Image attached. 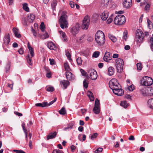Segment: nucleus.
<instances>
[{"label": "nucleus", "mask_w": 153, "mask_h": 153, "mask_svg": "<svg viewBox=\"0 0 153 153\" xmlns=\"http://www.w3.org/2000/svg\"><path fill=\"white\" fill-rule=\"evenodd\" d=\"M95 40L98 45H103L105 40L104 33L100 30L97 31L95 35Z\"/></svg>", "instance_id": "f257e3e1"}, {"label": "nucleus", "mask_w": 153, "mask_h": 153, "mask_svg": "<svg viewBox=\"0 0 153 153\" xmlns=\"http://www.w3.org/2000/svg\"><path fill=\"white\" fill-rule=\"evenodd\" d=\"M67 13L65 11H63L59 20L60 27L62 29L67 28L68 27V21Z\"/></svg>", "instance_id": "f03ea898"}, {"label": "nucleus", "mask_w": 153, "mask_h": 153, "mask_svg": "<svg viewBox=\"0 0 153 153\" xmlns=\"http://www.w3.org/2000/svg\"><path fill=\"white\" fill-rule=\"evenodd\" d=\"M126 21L125 16L122 15H120L115 17L114 20V23L116 25H121L124 23Z\"/></svg>", "instance_id": "7ed1b4c3"}, {"label": "nucleus", "mask_w": 153, "mask_h": 153, "mask_svg": "<svg viewBox=\"0 0 153 153\" xmlns=\"http://www.w3.org/2000/svg\"><path fill=\"white\" fill-rule=\"evenodd\" d=\"M153 80L149 76H145L141 80V83L143 86H149L152 84Z\"/></svg>", "instance_id": "20e7f679"}, {"label": "nucleus", "mask_w": 153, "mask_h": 153, "mask_svg": "<svg viewBox=\"0 0 153 153\" xmlns=\"http://www.w3.org/2000/svg\"><path fill=\"white\" fill-rule=\"evenodd\" d=\"M115 65L117 70V72L121 73L123 69L124 62L123 59L118 58L116 60Z\"/></svg>", "instance_id": "39448f33"}, {"label": "nucleus", "mask_w": 153, "mask_h": 153, "mask_svg": "<svg viewBox=\"0 0 153 153\" xmlns=\"http://www.w3.org/2000/svg\"><path fill=\"white\" fill-rule=\"evenodd\" d=\"M28 47L30 52L26 57L27 62L30 65H32L33 63L32 62V58L34 56V53L33 48L30 45H28Z\"/></svg>", "instance_id": "423d86ee"}, {"label": "nucleus", "mask_w": 153, "mask_h": 153, "mask_svg": "<svg viewBox=\"0 0 153 153\" xmlns=\"http://www.w3.org/2000/svg\"><path fill=\"white\" fill-rule=\"evenodd\" d=\"M109 86L112 90L118 87H121V86L117 82L115 79H111L109 82Z\"/></svg>", "instance_id": "0eeeda50"}, {"label": "nucleus", "mask_w": 153, "mask_h": 153, "mask_svg": "<svg viewBox=\"0 0 153 153\" xmlns=\"http://www.w3.org/2000/svg\"><path fill=\"white\" fill-rule=\"evenodd\" d=\"M93 111L96 114H98L100 111V106L99 101L97 99H95L94 107Z\"/></svg>", "instance_id": "6e6552de"}, {"label": "nucleus", "mask_w": 153, "mask_h": 153, "mask_svg": "<svg viewBox=\"0 0 153 153\" xmlns=\"http://www.w3.org/2000/svg\"><path fill=\"white\" fill-rule=\"evenodd\" d=\"M91 79L92 80H95L97 78V75L96 71L93 69H90L88 71Z\"/></svg>", "instance_id": "1a4fd4ad"}, {"label": "nucleus", "mask_w": 153, "mask_h": 153, "mask_svg": "<svg viewBox=\"0 0 153 153\" xmlns=\"http://www.w3.org/2000/svg\"><path fill=\"white\" fill-rule=\"evenodd\" d=\"M79 29V24L77 23L71 29V32L73 35L75 36L78 33Z\"/></svg>", "instance_id": "9d476101"}, {"label": "nucleus", "mask_w": 153, "mask_h": 153, "mask_svg": "<svg viewBox=\"0 0 153 153\" xmlns=\"http://www.w3.org/2000/svg\"><path fill=\"white\" fill-rule=\"evenodd\" d=\"M90 20L88 17H85L83 21L82 28L83 29L86 30L88 27L89 25Z\"/></svg>", "instance_id": "9b49d317"}, {"label": "nucleus", "mask_w": 153, "mask_h": 153, "mask_svg": "<svg viewBox=\"0 0 153 153\" xmlns=\"http://www.w3.org/2000/svg\"><path fill=\"white\" fill-rule=\"evenodd\" d=\"M121 87H118L112 90L113 92L116 95L118 96H121L123 94L124 92Z\"/></svg>", "instance_id": "f8f14e48"}, {"label": "nucleus", "mask_w": 153, "mask_h": 153, "mask_svg": "<svg viewBox=\"0 0 153 153\" xmlns=\"http://www.w3.org/2000/svg\"><path fill=\"white\" fill-rule=\"evenodd\" d=\"M35 18V16L33 14L28 15L27 17L25 24L27 23L32 22Z\"/></svg>", "instance_id": "ddd939ff"}, {"label": "nucleus", "mask_w": 153, "mask_h": 153, "mask_svg": "<svg viewBox=\"0 0 153 153\" xmlns=\"http://www.w3.org/2000/svg\"><path fill=\"white\" fill-rule=\"evenodd\" d=\"M69 84L70 82L68 80H63L60 82V84L61 87L63 88L64 89H66L69 85Z\"/></svg>", "instance_id": "4468645a"}, {"label": "nucleus", "mask_w": 153, "mask_h": 153, "mask_svg": "<svg viewBox=\"0 0 153 153\" xmlns=\"http://www.w3.org/2000/svg\"><path fill=\"white\" fill-rule=\"evenodd\" d=\"M131 0H124L123 6L127 8H129L132 6Z\"/></svg>", "instance_id": "2eb2a0df"}, {"label": "nucleus", "mask_w": 153, "mask_h": 153, "mask_svg": "<svg viewBox=\"0 0 153 153\" xmlns=\"http://www.w3.org/2000/svg\"><path fill=\"white\" fill-rule=\"evenodd\" d=\"M111 58V55L109 52H107L105 53L104 57V60L106 62H109Z\"/></svg>", "instance_id": "dca6fc26"}, {"label": "nucleus", "mask_w": 153, "mask_h": 153, "mask_svg": "<svg viewBox=\"0 0 153 153\" xmlns=\"http://www.w3.org/2000/svg\"><path fill=\"white\" fill-rule=\"evenodd\" d=\"M65 75L66 78L69 80H72L74 79V75L70 71H66Z\"/></svg>", "instance_id": "f3484780"}, {"label": "nucleus", "mask_w": 153, "mask_h": 153, "mask_svg": "<svg viewBox=\"0 0 153 153\" xmlns=\"http://www.w3.org/2000/svg\"><path fill=\"white\" fill-rule=\"evenodd\" d=\"M10 42V36L9 34L6 35L4 38V44L5 45H8Z\"/></svg>", "instance_id": "a211bd4d"}, {"label": "nucleus", "mask_w": 153, "mask_h": 153, "mask_svg": "<svg viewBox=\"0 0 153 153\" xmlns=\"http://www.w3.org/2000/svg\"><path fill=\"white\" fill-rule=\"evenodd\" d=\"M57 134V132L56 131H54L53 133L52 132L50 133L47 136V140H48L49 139H52L55 138Z\"/></svg>", "instance_id": "6ab92c4d"}, {"label": "nucleus", "mask_w": 153, "mask_h": 153, "mask_svg": "<svg viewBox=\"0 0 153 153\" xmlns=\"http://www.w3.org/2000/svg\"><path fill=\"white\" fill-rule=\"evenodd\" d=\"M59 32L60 35V36L64 41H67V37L65 33L62 30H59Z\"/></svg>", "instance_id": "aec40b11"}, {"label": "nucleus", "mask_w": 153, "mask_h": 153, "mask_svg": "<svg viewBox=\"0 0 153 153\" xmlns=\"http://www.w3.org/2000/svg\"><path fill=\"white\" fill-rule=\"evenodd\" d=\"M48 47L51 50H55L56 49V47L55 45L52 42H49L48 43Z\"/></svg>", "instance_id": "412c9836"}, {"label": "nucleus", "mask_w": 153, "mask_h": 153, "mask_svg": "<svg viewBox=\"0 0 153 153\" xmlns=\"http://www.w3.org/2000/svg\"><path fill=\"white\" fill-rule=\"evenodd\" d=\"M108 16V13L107 12H104L101 15V18L103 20H106Z\"/></svg>", "instance_id": "4be33fe9"}, {"label": "nucleus", "mask_w": 153, "mask_h": 153, "mask_svg": "<svg viewBox=\"0 0 153 153\" xmlns=\"http://www.w3.org/2000/svg\"><path fill=\"white\" fill-rule=\"evenodd\" d=\"M114 73V68L111 66L109 67L108 68L107 74L109 76L113 75Z\"/></svg>", "instance_id": "5701e85b"}, {"label": "nucleus", "mask_w": 153, "mask_h": 153, "mask_svg": "<svg viewBox=\"0 0 153 153\" xmlns=\"http://www.w3.org/2000/svg\"><path fill=\"white\" fill-rule=\"evenodd\" d=\"M13 31L16 37L18 38H19L21 37V35L19 33L18 29L14 27L13 29Z\"/></svg>", "instance_id": "b1692460"}, {"label": "nucleus", "mask_w": 153, "mask_h": 153, "mask_svg": "<svg viewBox=\"0 0 153 153\" xmlns=\"http://www.w3.org/2000/svg\"><path fill=\"white\" fill-rule=\"evenodd\" d=\"M87 95L91 101H93L94 100V97L93 93L90 91H88L87 92Z\"/></svg>", "instance_id": "393cba45"}, {"label": "nucleus", "mask_w": 153, "mask_h": 153, "mask_svg": "<svg viewBox=\"0 0 153 153\" xmlns=\"http://www.w3.org/2000/svg\"><path fill=\"white\" fill-rule=\"evenodd\" d=\"M120 105L125 108H126L129 105V104L126 101H121Z\"/></svg>", "instance_id": "a878e982"}, {"label": "nucleus", "mask_w": 153, "mask_h": 153, "mask_svg": "<svg viewBox=\"0 0 153 153\" xmlns=\"http://www.w3.org/2000/svg\"><path fill=\"white\" fill-rule=\"evenodd\" d=\"M64 67L65 70L66 71H70L71 69L70 68V66L67 62H65L64 63Z\"/></svg>", "instance_id": "bb28decb"}, {"label": "nucleus", "mask_w": 153, "mask_h": 153, "mask_svg": "<svg viewBox=\"0 0 153 153\" xmlns=\"http://www.w3.org/2000/svg\"><path fill=\"white\" fill-rule=\"evenodd\" d=\"M109 0H101V5L103 7H106L108 4Z\"/></svg>", "instance_id": "cd10ccee"}, {"label": "nucleus", "mask_w": 153, "mask_h": 153, "mask_svg": "<svg viewBox=\"0 0 153 153\" xmlns=\"http://www.w3.org/2000/svg\"><path fill=\"white\" fill-rule=\"evenodd\" d=\"M23 9L27 12H29V8L28 7V4L27 3H24L22 4Z\"/></svg>", "instance_id": "c85d7f7f"}, {"label": "nucleus", "mask_w": 153, "mask_h": 153, "mask_svg": "<svg viewBox=\"0 0 153 153\" xmlns=\"http://www.w3.org/2000/svg\"><path fill=\"white\" fill-rule=\"evenodd\" d=\"M108 37L113 42H115L117 40V39L116 37L111 34H109L108 35Z\"/></svg>", "instance_id": "c756f323"}, {"label": "nucleus", "mask_w": 153, "mask_h": 153, "mask_svg": "<svg viewBox=\"0 0 153 153\" xmlns=\"http://www.w3.org/2000/svg\"><path fill=\"white\" fill-rule=\"evenodd\" d=\"M148 103L149 108L153 109V98L149 100Z\"/></svg>", "instance_id": "7c9ffc66"}, {"label": "nucleus", "mask_w": 153, "mask_h": 153, "mask_svg": "<svg viewBox=\"0 0 153 153\" xmlns=\"http://www.w3.org/2000/svg\"><path fill=\"white\" fill-rule=\"evenodd\" d=\"M74 125L72 123L69 124L68 126L64 128L63 130L65 131H67L68 130L71 129L72 128Z\"/></svg>", "instance_id": "2f4dec72"}, {"label": "nucleus", "mask_w": 153, "mask_h": 153, "mask_svg": "<svg viewBox=\"0 0 153 153\" xmlns=\"http://www.w3.org/2000/svg\"><path fill=\"white\" fill-rule=\"evenodd\" d=\"M138 34V36H139L140 37H144V34L143 32L142 31L138 29L137 30L136 35H137Z\"/></svg>", "instance_id": "473e14b6"}, {"label": "nucleus", "mask_w": 153, "mask_h": 153, "mask_svg": "<svg viewBox=\"0 0 153 153\" xmlns=\"http://www.w3.org/2000/svg\"><path fill=\"white\" fill-rule=\"evenodd\" d=\"M144 37H140L138 35H136V39L137 42H140L143 41Z\"/></svg>", "instance_id": "72a5a7b5"}, {"label": "nucleus", "mask_w": 153, "mask_h": 153, "mask_svg": "<svg viewBox=\"0 0 153 153\" xmlns=\"http://www.w3.org/2000/svg\"><path fill=\"white\" fill-rule=\"evenodd\" d=\"M57 4V1L53 0L51 4V6L53 10H54Z\"/></svg>", "instance_id": "f704fd0d"}, {"label": "nucleus", "mask_w": 153, "mask_h": 153, "mask_svg": "<svg viewBox=\"0 0 153 153\" xmlns=\"http://www.w3.org/2000/svg\"><path fill=\"white\" fill-rule=\"evenodd\" d=\"M147 95L149 96L153 95V88H149L148 90Z\"/></svg>", "instance_id": "c9c22d12"}, {"label": "nucleus", "mask_w": 153, "mask_h": 153, "mask_svg": "<svg viewBox=\"0 0 153 153\" xmlns=\"http://www.w3.org/2000/svg\"><path fill=\"white\" fill-rule=\"evenodd\" d=\"M147 22L148 24V27L150 29L152 28L153 26H152V23L151 21L149 19H147Z\"/></svg>", "instance_id": "e433bc0d"}, {"label": "nucleus", "mask_w": 153, "mask_h": 153, "mask_svg": "<svg viewBox=\"0 0 153 153\" xmlns=\"http://www.w3.org/2000/svg\"><path fill=\"white\" fill-rule=\"evenodd\" d=\"M59 113L62 115L65 114L66 113V111L64 107H62L59 111Z\"/></svg>", "instance_id": "4c0bfd02"}, {"label": "nucleus", "mask_w": 153, "mask_h": 153, "mask_svg": "<svg viewBox=\"0 0 153 153\" xmlns=\"http://www.w3.org/2000/svg\"><path fill=\"white\" fill-rule=\"evenodd\" d=\"M97 135L98 134L97 133H94L92 134H90L89 137L91 140H94L96 138Z\"/></svg>", "instance_id": "58836bf2"}, {"label": "nucleus", "mask_w": 153, "mask_h": 153, "mask_svg": "<svg viewBox=\"0 0 153 153\" xmlns=\"http://www.w3.org/2000/svg\"><path fill=\"white\" fill-rule=\"evenodd\" d=\"M81 136H82V141H85L86 139V135L85 134H79L78 136V138L80 141L82 140V139L81 138Z\"/></svg>", "instance_id": "ea45409f"}, {"label": "nucleus", "mask_w": 153, "mask_h": 153, "mask_svg": "<svg viewBox=\"0 0 153 153\" xmlns=\"http://www.w3.org/2000/svg\"><path fill=\"white\" fill-rule=\"evenodd\" d=\"M88 81L87 80L85 79L83 82V86L87 88L88 87Z\"/></svg>", "instance_id": "a19ab883"}, {"label": "nucleus", "mask_w": 153, "mask_h": 153, "mask_svg": "<svg viewBox=\"0 0 153 153\" xmlns=\"http://www.w3.org/2000/svg\"><path fill=\"white\" fill-rule=\"evenodd\" d=\"M100 55V52L98 51H96L94 52L92 55V57L94 58L97 57Z\"/></svg>", "instance_id": "79ce46f5"}, {"label": "nucleus", "mask_w": 153, "mask_h": 153, "mask_svg": "<svg viewBox=\"0 0 153 153\" xmlns=\"http://www.w3.org/2000/svg\"><path fill=\"white\" fill-rule=\"evenodd\" d=\"M40 28L42 31L43 32L45 30V27L44 24L43 22L41 23L40 26Z\"/></svg>", "instance_id": "37998d69"}, {"label": "nucleus", "mask_w": 153, "mask_h": 153, "mask_svg": "<svg viewBox=\"0 0 153 153\" xmlns=\"http://www.w3.org/2000/svg\"><path fill=\"white\" fill-rule=\"evenodd\" d=\"M46 90L48 91L53 92L54 90V88L52 86H49L46 88Z\"/></svg>", "instance_id": "c03bdc74"}, {"label": "nucleus", "mask_w": 153, "mask_h": 153, "mask_svg": "<svg viewBox=\"0 0 153 153\" xmlns=\"http://www.w3.org/2000/svg\"><path fill=\"white\" fill-rule=\"evenodd\" d=\"M82 60L80 57H78L76 59V62L78 65H80L81 64Z\"/></svg>", "instance_id": "a18cd8bd"}, {"label": "nucleus", "mask_w": 153, "mask_h": 153, "mask_svg": "<svg viewBox=\"0 0 153 153\" xmlns=\"http://www.w3.org/2000/svg\"><path fill=\"white\" fill-rule=\"evenodd\" d=\"M128 89L130 91H133L134 89V86L131 85L128 87Z\"/></svg>", "instance_id": "49530a36"}, {"label": "nucleus", "mask_w": 153, "mask_h": 153, "mask_svg": "<svg viewBox=\"0 0 153 153\" xmlns=\"http://www.w3.org/2000/svg\"><path fill=\"white\" fill-rule=\"evenodd\" d=\"M66 56L67 57L68 59L69 60H71V54L68 51H66Z\"/></svg>", "instance_id": "de8ad7c7"}, {"label": "nucleus", "mask_w": 153, "mask_h": 153, "mask_svg": "<svg viewBox=\"0 0 153 153\" xmlns=\"http://www.w3.org/2000/svg\"><path fill=\"white\" fill-rule=\"evenodd\" d=\"M150 42L151 44V48L153 50V35L150 38Z\"/></svg>", "instance_id": "09e8293b"}, {"label": "nucleus", "mask_w": 153, "mask_h": 153, "mask_svg": "<svg viewBox=\"0 0 153 153\" xmlns=\"http://www.w3.org/2000/svg\"><path fill=\"white\" fill-rule=\"evenodd\" d=\"M137 68L138 70H140L142 69V65L140 63H137Z\"/></svg>", "instance_id": "8fccbe9b"}, {"label": "nucleus", "mask_w": 153, "mask_h": 153, "mask_svg": "<svg viewBox=\"0 0 153 153\" xmlns=\"http://www.w3.org/2000/svg\"><path fill=\"white\" fill-rule=\"evenodd\" d=\"M52 153H63V151L59 149L54 150Z\"/></svg>", "instance_id": "3c124183"}, {"label": "nucleus", "mask_w": 153, "mask_h": 153, "mask_svg": "<svg viewBox=\"0 0 153 153\" xmlns=\"http://www.w3.org/2000/svg\"><path fill=\"white\" fill-rule=\"evenodd\" d=\"M13 151L16 152V153H26L25 152L22 150H17L14 149L13 150Z\"/></svg>", "instance_id": "603ef678"}, {"label": "nucleus", "mask_w": 153, "mask_h": 153, "mask_svg": "<svg viewBox=\"0 0 153 153\" xmlns=\"http://www.w3.org/2000/svg\"><path fill=\"white\" fill-rule=\"evenodd\" d=\"M102 148H99L95 150L94 152L95 153H98L101 152H102Z\"/></svg>", "instance_id": "864d4df0"}, {"label": "nucleus", "mask_w": 153, "mask_h": 153, "mask_svg": "<svg viewBox=\"0 0 153 153\" xmlns=\"http://www.w3.org/2000/svg\"><path fill=\"white\" fill-rule=\"evenodd\" d=\"M23 130L25 134V137L26 138V140L27 141V129L25 128H23Z\"/></svg>", "instance_id": "5fc2aeb1"}, {"label": "nucleus", "mask_w": 153, "mask_h": 153, "mask_svg": "<svg viewBox=\"0 0 153 153\" xmlns=\"http://www.w3.org/2000/svg\"><path fill=\"white\" fill-rule=\"evenodd\" d=\"M110 16L109 18L108 19L107 21V23L108 24H109L112 22L113 21V19L111 18V16Z\"/></svg>", "instance_id": "6e6d98bb"}, {"label": "nucleus", "mask_w": 153, "mask_h": 153, "mask_svg": "<svg viewBox=\"0 0 153 153\" xmlns=\"http://www.w3.org/2000/svg\"><path fill=\"white\" fill-rule=\"evenodd\" d=\"M57 99L56 98H55L54 100L50 102L49 103H48L47 104V106H49L50 105L52 104L53 103H54L56 100Z\"/></svg>", "instance_id": "4d7b16f0"}, {"label": "nucleus", "mask_w": 153, "mask_h": 153, "mask_svg": "<svg viewBox=\"0 0 153 153\" xmlns=\"http://www.w3.org/2000/svg\"><path fill=\"white\" fill-rule=\"evenodd\" d=\"M140 91L141 93L143 95H145L146 93V89L145 88H143L141 89Z\"/></svg>", "instance_id": "13d9d810"}, {"label": "nucleus", "mask_w": 153, "mask_h": 153, "mask_svg": "<svg viewBox=\"0 0 153 153\" xmlns=\"http://www.w3.org/2000/svg\"><path fill=\"white\" fill-rule=\"evenodd\" d=\"M51 74L50 71H48L46 74V76L48 78H50L51 77Z\"/></svg>", "instance_id": "bf43d9fd"}, {"label": "nucleus", "mask_w": 153, "mask_h": 153, "mask_svg": "<svg viewBox=\"0 0 153 153\" xmlns=\"http://www.w3.org/2000/svg\"><path fill=\"white\" fill-rule=\"evenodd\" d=\"M69 4H70V6L71 8H73L74 7V2H73V1H70V2Z\"/></svg>", "instance_id": "052dcab7"}, {"label": "nucleus", "mask_w": 153, "mask_h": 153, "mask_svg": "<svg viewBox=\"0 0 153 153\" xmlns=\"http://www.w3.org/2000/svg\"><path fill=\"white\" fill-rule=\"evenodd\" d=\"M19 53L20 54H22L24 53V51L23 48H20L18 51Z\"/></svg>", "instance_id": "680f3d73"}, {"label": "nucleus", "mask_w": 153, "mask_h": 153, "mask_svg": "<svg viewBox=\"0 0 153 153\" xmlns=\"http://www.w3.org/2000/svg\"><path fill=\"white\" fill-rule=\"evenodd\" d=\"M80 71L83 76H85L86 74V72L83 69H81Z\"/></svg>", "instance_id": "e2e57ef3"}, {"label": "nucleus", "mask_w": 153, "mask_h": 153, "mask_svg": "<svg viewBox=\"0 0 153 153\" xmlns=\"http://www.w3.org/2000/svg\"><path fill=\"white\" fill-rule=\"evenodd\" d=\"M49 61H50V64L51 65H53L54 64V60L53 59H49Z\"/></svg>", "instance_id": "0e129e2a"}, {"label": "nucleus", "mask_w": 153, "mask_h": 153, "mask_svg": "<svg viewBox=\"0 0 153 153\" xmlns=\"http://www.w3.org/2000/svg\"><path fill=\"white\" fill-rule=\"evenodd\" d=\"M41 107H44L46 106H47L48 103L47 102H43L41 103Z\"/></svg>", "instance_id": "69168bd1"}, {"label": "nucleus", "mask_w": 153, "mask_h": 153, "mask_svg": "<svg viewBox=\"0 0 153 153\" xmlns=\"http://www.w3.org/2000/svg\"><path fill=\"white\" fill-rule=\"evenodd\" d=\"M150 5L149 4H147L145 6V9L146 10H148L150 7Z\"/></svg>", "instance_id": "338daca9"}, {"label": "nucleus", "mask_w": 153, "mask_h": 153, "mask_svg": "<svg viewBox=\"0 0 153 153\" xmlns=\"http://www.w3.org/2000/svg\"><path fill=\"white\" fill-rule=\"evenodd\" d=\"M135 139L134 137V136L133 135H131L130 136V137L128 138V140H133Z\"/></svg>", "instance_id": "774afa93"}]
</instances>
